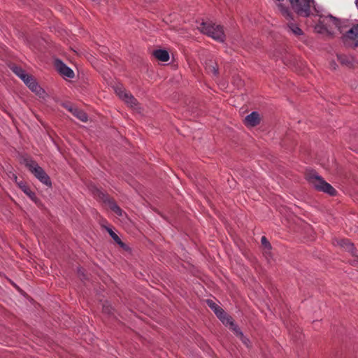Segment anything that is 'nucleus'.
Listing matches in <instances>:
<instances>
[{"mask_svg": "<svg viewBox=\"0 0 358 358\" xmlns=\"http://www.w3.org/2000/svg\"><path fill=\"white\" fill-rule=\"evenodd\" d=\"M238 338L241 340V341L246 345L248 346L250 343L249 339L247 338L243 334V336H238Z\"/></svg>", "mask_w": 358, "mask_h": 358, "instance_id": "nucleus-29", "label": "nucleus"}, {"mask_svg": "<svg viewBox=\"0 0 358 358\" xmlns=\"http://www.w3.org/2000/svg\"><path fill=\"white\" fill-rule=\"evenodd\" d=\"M81 277V280H83V278H85V276H80Z\"/></svg>", "mask_w": 358, "mask_h": 358, "instance_id": "nucleus-32", "label": "nucleus"}, {"mask_svg": "<svg viewBox=\"0 0 358 358\" xmlns=\"http://www.w3.org/2000/svg\"><path fill=\"white\" fill-rule=\"evenodd\" d=\"M24 83L28 86V87L32 92L33 90H36V88L38 85L35 79L31 76H30L29 79L26 80Z\"/></svg>", "mask_w": 358, "mask_h": 358, "instance_id": "nucleus-22", "label": "nucleus"}, {"mask_svg": "<svg viewBox=\"0 0 358 358\" xmlns=\"http://www.w3.org/2000/svg\"><path fill=\"white\" fill-rule=\"evenodd\" d=\"M201 32L212 37L214 40L219 42H224L226 36L224 32L223 27L221 25H216L212 22L201 23L199 27Z\"/></svg>", "mask_w": 358, "mask_h": 358, "instance_id": "nucleus-3", "label": "nucleus"}, {"mask_svg": "<svg viewBox=\"0 0 358 358\" xmlns=\"http://www.w3.org/2000/svg\"><path fill=\"white\" fill-rule=\"evenodd\" d=\"M75 117L83 122H86L88 120V116L83 110L76 107L73 113H72Z\"/></svg>", "mask_w": 358, "mask_h": 358, "instance_id": "nucleus-19", "label": "nucleus"}, {"mask_svg": "<svg viewBox=\"0 0 358 358\" xmlns=\"http://www.w3.org/2000/svg\"><path fill=\"white\" fill-rule=\"evenodd\" d=\"M343 39L346 45L357 48L358 46V24L353 26L346 31Z\"/></svg>", "mask_w": 358, "mask_h": 358, "instance_id": "nucleus-7", "label": "nucleus"}, {"mask_svg": "<svg viewBox=\"0 0 358 358\" xmlns=\"http://www.w3.org/2000/svg\"><path fill=\"white\" fill-rule=\"evenodd\" d=\"M93 193L95 196L100 199L103 202L108 203L110 208L118 216L122 215V210L117 205V203L113 200H111L109 198L108 194H105L104 192L96 188L94 189Z\"/></svg>", "mask_w": 358, "mask_h": 358, "instance_id": "nucleus-6", "label": "nucleus"}, {"mask_svg": "<svg viewBox=\"0 0 358 358\" xmlns=\"http://www.w3.org/2000/svg\"><path fill=\"white\" fill-rule=\"evenodd\" d=\"M354 256V258L350 260V264L352 265V266H358V256L357 255H353Z\"/></svg>", "mask_w": 358, "mask_h": 358, "instance_id": "nucleus-28", "label": "nucleus"}, {"mask_svg": "<svg viewBox=\"0 0 358 358\" xmlns=\"http://www.w3.org/2000/svg\"><path fill=\"white\" fill-rule=\"evenodd\" d=\"M357 259H358V258H357Z\"/></svg>", "mask_w": 358, "mask_h": 358, "instance_id": "nucleus-33", "label": "nucleus"}, {"mask_svg": "<svg viewBox=\"0 0 358 358\" xmlns=\"http://www.w3.org/2000/svg\"><path fill=\"white\" fill-rule=\"evenodd\" d=\"M33 92H34L36 94L39 96L40 97L44 98L45 95V92L43 89H42L39 85L37 86L36 90H33Z\"/></svg>", "mask_w": 358, "mask_h": 358, "instance_id": "nucleus-26", "label": "nucleus"}, {"mask_svg": "<svg viewBox=\"0 0 358 358\" xmlns=\"http://www.w3.org/2000/svg\"><path fill=\"white\" fill-rule=\"evenodd\" d=\"M206 303L208 306L214 311L217 317L221 316L222 314H224V310L213 301L208 299L206 300Z\"/></svg>", "mask_w": 358, "mask_h": 358, "instance_id": "nucleus-18", "label": "nucleus"}, {"mask_svg": "<svg viewBox=\"0 0 358 358\" xmlns=\"http://www.w3.org/2000/svg\"><path fill=\"white\" fill-rule=\"evenodd\" d=\"M306 178L309 184L317 191L323 192L331 196L336 194V190L315 171H310L307 172L306 173Z\"/></svg>", "mask_w": 358, "mask_h": 358, "instance_id": "nucleus-1", "label": "nucleus"}, {"mask_svg": "<svg viewBox=\"0 0 358 358\" xmlns=\"http://www.w3.org/2000/svg\"><path fill=\"white\" fill-rule=\"evenodd\" d=\"M62 106L65 108L66 110H68L70 113H73V110H75L76 107H74L71 103H62Z\"/></svg>", "mask_w": 358, "mask_h": 358, "instance_id": "nucleus-27", "label": "nucleus"}, {"mask_svg": "<svg viewBox=\"0 0 358 358\" xmlns=\"http://www.w3.org/2000/svg\"><path fill=\"white\" fill-rule=\"evenodd\" d=\"M113 308L108 302L106 301L103 304V313L110 315L113 313Z\"/></svg>", "mask_w": 358, "mask_h": 358, "instance_id": "nucleus-24", "label": "nucleus"}, {"mask_svg": "<svg viewBox=\"0 0 358 358\" xmlns=\"http://www.w3.org/2000/svg\"><path fill=\"white\" fill-rule=\"evenodd\" d=\"M153 55L162 62H168L169 60V54L165 50H156L153 52Z\"/></svg>", "mask_w": 358, "mask_h": 358, "instance_id": "nucleus-16", "label": "nucleus"}, {"mask_svg": "<svg viewBox=\"0 0 358 358\" xmlns=\"http://www.w3.org/2000/svg\"><path fill=\"white\" fill-rule=\"evenodd\" d=\"M218 318L222 321V322L226 326H231L234 323V320L231 316L224 312V314L219 316Z\"/></svg>", "mask_w": 358, "mask_h": 358, "instance_id": "nucleus-21", "label": "nucleus"}, {"mask_svg": "<svg viewBox=\"0 0 358 358\" xmlns=\"http://www.w3.org/2000/svg\"><path fill=\"white\" fill-rule=\"evenodd\" d=\"M261 243L265 249V252L270 253V251H271L272 247H271V243H269V241L267 240V238L265 236L262 237Z\"/></svg>", "mask_w": 358, "mask_h": 358, "instance_id": "nucleus-23", "label": "nucleus"}, {"mask_svg": "<svg viewBox=\"0 0 358 358\" xmlns=\"http://www.w3.org/2000/svg\"><path fill=\"white\" fill-rule=\"evenodd\" d=\"M260 122V115L256 111L252 112L250 114L248 115L243 120L244 124L248 127H256L259 124Z\"/></svg>", "mask_w": 358, "mask_h": 358, "instance_id": "nucleus-12", "label": "nucleus"}, {"mask_svg": "<svg viewBox=\"0 0 358 358\" xmlns=\"http://www.w3.org/2000/svg\"><path fill=\"white\" fill-rule=\"evenodd\" d=\"M333 244L343 248L345 250L350 252L352 255H354L356 250L353 243L348 239H334L333 241Z\"/></svg>", "mask_w": 358, "mask_h": 358, "instance_id": "nucleus-13", "label": "nucleus"}, {"mask_svg": "<svg viewBox=\"0 0 358 358\" xmlns=\"http://www.w3.org/2000/svg\"><path fill=\"white\" fill-rule=\"evenodd\" d=\"M289 1L298 15L306 17L310 15V6L313 0H289Z\"/></svg>", "mask_w": 358, "mask_h": 358, "instance_id": "nucleus-5", "label": "nucleus"}, {"mask_svg": "<svg viewBox=\"0 0 358 358\" xmlns=\"http://www.w3.org/2000/svg\"><path fill=\"white\" fill-rule=\"evenodd\" d=\"M356 5H357V6L358 8V0L356 1Z\"/></svg>", "mask_w": 358, "mask_h": 358, "instance_id": "nucleus-31", "label": "nucleus"}, {"mask_svg": "<svg viewBox=\"0 0 358 358\" xmlns=\"http://www.w3.org/2000/svg\"><path fill=\"white\" fill-rule=\"evenodd\" d=\"M331 24L335 27L340 28V21L332 15H329L320 20L317 28L320 29L319 31H322V29H323L324 31L329 32V27L331 29Z\"/></svg>", "mask_w": 358, "mask_h": 358, "instance_id": "nucleus-8", "label": "nucleus"}, {"mask_svg": "<svg viewBox=\"0 0 358 358\" xmlns=\"http://www.w3.org/2000/svg\"><path fill=\"white\" fill-rule=\"evenodd\" d=\"M337 58L339 62L346 66L350 67L353 64L354 58L350 55H337Z\"/></svg>", "mask_w": 358, "mask_h": 358, "instance_id": "nucleus-17", "label": "nucleus"}, {"mask_svg": "<svg viewBox=\"0 0 358 358\" xmlns=\"http://www.w3.org/2000/svg\"><path fill=\"white\" fill-rule=\"evenodd\" d=\"M78 273L80 276H83V277L85 276V274H84L83 271L81 269H79L78 271Z\"/></svg>", "mask_w": 358, "mask_h": 358, "instance_id": "nucleus-30", "label": "nucleus"}, {"mask_svg": "<svg viewBox=\"0 0 358 358\" xmlns=\"http://www.w3.org/2000/svg\"><path fill=\"white\" fill-rule=\"evenodd\" d=\"M55 67L59 73L69 78H73L74 77V72L71 69L68 67L64 63L59 59L55 60Z\"/></svg>", "mask_w": 358, "mask_h": 358, "instance_id": "nucleus-11", "label": "nucleus"}, {"mask_svg": "<svg viewBox=\"0 0 358 358\" xmlns=\"http://www.w3.org/2000/svg\"><path fill=\"white\" fill-rule=\"evenodd\" d=\"M205 69L208 73L212 74L215 77L219 76V66L216 61L210 59L206 61Z\"/></svg>", "mask_w": 358, "mask_h": 358, "instance_id": "nucleus-14", "label": "nucleus"}, {"mask_svg": "<svg viewBox=\"0 0 358 358\" xmlns=\"http://www.w3.org/2000/svg\"><path fill=\"white\" fill-rule=\"evenodd\" d=\"M22 163L30 171L34 176L39 180L42 183L45 184L48 187L52 186V182L48 175L45 172L43 168H41L35 161L32 160L28 157H24L22 158Z\"/></svg>", "mask_w": 358, "mask_h": 358, "instance_id": "nucleus-2", "label": "nucleus"}, {"mask_svg": "<svg viewBox=\"0 0 358 358\" xmlns=\"http://www.w3.org/2000/svg\"><path fill=\"white\" fill-rule=\"evenodd\" d=\"M106 231L108 232L113 241L121 247L124 246V243L121 241L120 237L109 227H106Z\"/></svg>", "mask_w": 358, "mask_h": 358, "instance_id": "nucleus-20", "label": "nucleus"}, {"mask_svg": "<svg viewBox=\"0 0 358 358\" xmlns=\"http://www.w3.org/2000/svg\"><path fill=\"white\" fill-rule=\"evenodd\" d=\"M10 69L13 72L15 73L18 77H20L24 82L29 79L30 76V75L26 73L25 71L23 70L20 66L13 65Z\"/></svg>", "mask_w": 358, "mask_h": 358, "instance_id": "nucleus-15", "label": "nucleus"}, {"mask_svg": "<svg viewBox=\"0 0 358 358\" xmlns=\"http://www.w3.org/2000/svg\"><path fill=\"white\" fill-rule=\"evenodd\" d=\"M10 178L15 181L17 185L26 194L31 200H35L36 194L32 192L27 183L23 180L18 181L17 177L15 174L13 173Z\"/></svg>", "mask_w": 358, "mask_h": 358, "instance_id": "nucleus-10", "label": "nucleus"}, {"mask_svg": "<svg viewBox=\"0 0 358 358\" xmlns=\"http://www.w3.org/2000/svg\"><path fill=\"white\" fill-rule=\"evenodd\" d=\"M232 331H234V334L236 336H243V332L240 330L236 324L234 322L232 325L229 327Z\"/></svg>", "mask_w": 358, "mask_h": 358, "instance_id": "nucleus-25", "label": "nucleus"}, {"mask_svg": "<svg viewBox=\"0 0 358 358\" xmlns=\"http://www.w3.org/2000/svg\"><path fill=\"white\" fill-rule=\"evenodd\" d=\"M278 10L282 15V16L285 18L287 22V27L288 31L292 32L296 36H299L303 34V31L297 24L294 22V15L292 12L289 9V8L286 7L281 3H278L277 4Z\"/></svg>", "mask_w": 358, "mask_h": 358, "instance_id": "nucleus-4", "label": "nucleus"}, {"mask_svg": "<svg viewBox=\"0 0 358 358\" xmlns=\"http://www.w3.org/2000/svg\"><path fill=\"white\" fill-rule=\"evenodd\" d=\"M115 92L118 96L130 107L134 108L138 105L136 99L134 98L131 93L127 92L124 90L120 87H117L115 89Z\"/></svg>", "mask_w": 358, "mask_h": 358, "instance_id": "nucleus-9", "label": "nucleus"}]
</instances>
